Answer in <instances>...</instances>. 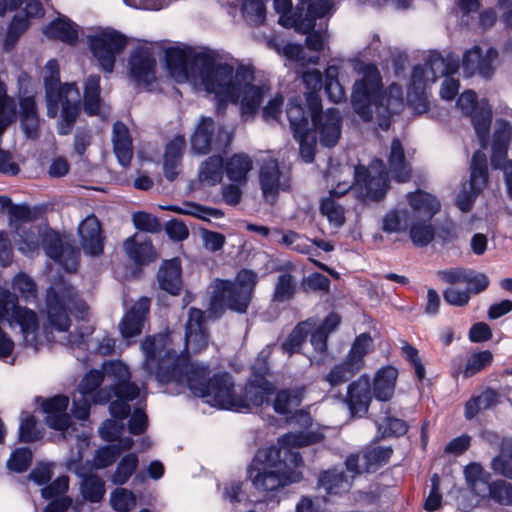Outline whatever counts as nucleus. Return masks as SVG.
<instances>
[{
    "mask_svg": "<svg viewBox=\"0 0 512 512\" xmlns=\"http://www.w3.org/2000/svg\"><path fill=\"white\" fill-rule=\"evenodd\" d=\"M184 341V350L178 354L169 347L168 334L145 337L141 342L144 355L142 368L149 376L155 375L158 382L187 387L194 396L221 409L247 412L251 405L259 407L269 404L274 385L265 378L268 372L265 363L259 371L256 365L253 367L254 372L246 383L244 396H238L234 393V383L228 373H218L210 377L208 366L189 361V354L200 353L209 344V333L202 310L190 308Z\"/></svg>",
    "mask_w": 512,
    "mask_h": 512,
    "instance_id": "1",
    "label": "nucleus"
},
{
    "mask_svg": "<svg viewBox=\"0 0 512 512\" xmlns=\"http://www.w3.org/2000/svg\"><path fill=\"white\" fill-rule=\"evenodd\" d=\"M170 76L178 83L188 82L197 91L214 94L217 111L222 113L227 103L240 102L246 119L258 111L263 99L270 94L266 81H255L254 69L239 65L236 69L214 51L194 52L170 47L165 51Z\"/></svg>",
    "mask_w": 512,
    "mask_h": 512,
    "instance_id": "2",
    "label": "nucleus"
},
{
    "mask_svg": "<svg viewBox=\"0 0 512 512\" xmlns=\"http://www.w3.org/2000/svg\"><path fill=\"white\" fill-rule=\"evenodd\" d=\"M74 308L84 310L85 304L78 300L77 292L69 284L60 282L47 291L46 316L48 324L40 332L37 314L28 308L18 305V297L8 289L0 287V320L7 321L10 326L18 325L27 347L39 350L44 341L57 342L69 347L86 351L89 349L90 327H79L69 332L71 324L67 311Z\"/></svg>",
    "mask_w": 512,
    "mask_h": 512,
    "instance_id": "3",
    "label": "nucleus"
},
{
    "mask_svg": "<svg viewBox=\"0 0 512 512\" xmlns=\"http://www.w3.org/2000/svg\"><path fill=\"white\" fill-rule=\"evenodd\" d=\"M314 433L290 432L281 436L278 440L280 448L271 446L257 451L250 467L248 476L258 490L274 491L280 487L300 482L302 473L297 470H286L285 461L281 460L282 453L290 454L291 462L295 467L302 464V458L291 448L308 446L316 442Z\"/></svg>",
    "mask_w": 512,
    "mask_h": 512,
    "instance_id": "4",
    "label": "nucleus"
},
{
    "mask_svg": "<svg viewBox=\"0 0 512 512\" xmlns=\"http://www.w3.org/2000/svg\"><path fill=\"white\" fill-rule=\"evenodd\" d=\"M353 68L362 76L353 86L354 111L364 121L375 119L381 129H389L392 114L399 112L404 105L402 87L392 83L383 91L380 72L373 64L354 60Z\"/></svg>",
    "mask_w": 512,
    "mask_h": 512,
    "instance_id": "5",
    "label": "nucleus"
},
{
    "mask_svg": "<svg viewBox=\"0 0 512 512\" xmlns=\"http://www.w3.org/2000/svg\"><path fill=\"white\" fill-rule=\"evenodd\" d=\"M44 83L46 90L47 115L55 118L60 110L58 133L67 135L71 132L80 112V92L75 84L59 83V65L54 59L45 65Z\"/></svg>",
    "mask_w": 512,
    "mask_h": 512,
    "instance_id": "6",
    "label": "nucleus"
},
{
    "mask_svg": "<svg viewBox=\"0 0 512 512\" xmlns=\"http://www.w3.org/2000/svg\"><path fill=\"white\" fill-rule=\"evenodd\" d=\"M302 80L308 90L306 102L313 125L319 134L320 143L326 147H333L341 135L340 112L335 108H329L324 113L321 112L322 104L318 92L322 88L323 79L319 70L313 69L304 72Z\"/></svg>",
    "mask_w": 512,
    "mask_h": 512,
    "instance_id": "7",
    "label": "nucleus"
},
{
    "mask_svg": "<svg viewBox=\"0 0 512 512\" xmlns=\"http://www.w3.org/2000/svg\"><path fill=\"white\" fill-rule=\"evenodd\" d=\"M257 281V274L248 269L240 270L235 281L215 279L211 284L212 303L238 313H245Z\"/></svg>",
    "mask_w": 512,
    "mask_h": 512,
    "instance_id": "8",
    "label": "nucleus"
},
{
    "mask_svg": "<svg viewBox=\"0 0 512 512\" xmlns=\"http://www.w3.org/2000/svg\"><path fill=\"white\" fill-rule=\"evenodd\" d=\"M102 373L104 377L114 381L109 391L116 399L110 403V413L120 418L129 416L131 412L129 402L139 398L141 390L135 383L129 381L128 367L121 361H109L103 365Z\"/></svg>",
    "mask_w": 512,
    "mask_h": 512,
    "instance_id": "9",
    "label": "nucleus"
},
{
    "mask_svg": "<svg viewBox=\"0 0 512 512\" xmlns=\"http://www.w3.org/2000/svg\"><path fill=\"white\" fill-rule=\"evenodd\" d=\"M274 9L279 14V24L286 28H294L299 32H308L316 25L317 19L332 15V0H317L310 4L305 14L292 10L291 0H274Z\"/></svg>",
    "mask_w": 512,
    "mask_h": 512,
    "instance_id": "10",
    "label": "nucleus"
},
{
    "mask_svg": "<svg viewBox=\"0 0 512 512\" xmlns=\"http://www.w3.org/2000/svg\"><path fill=\"white\" fill-rule=\"evenodd\" d=\"M372 342V338L368 333H362L357 336L345 359L330 369L324 377L325 381L331 387H336L354 377L364 367V357L370 351Z\"/></svg>",
    "mask_w": 512,
    "mask_h": 512,
    "instance_id": "11",
    "label": "nucleus"
},
{
    "mask_svg": "<svg viewBox=\"0 0 512 512\" xmlns=\"http://www.w3.org/2000/svg\"><path fill=\"white\" fill-rule=\"evenodd\" d=\"M457 107L470 116L475 133L482 149H486L492 121V109L487 100H477L473 90L464 91L457 100Z\"/></svg>",
    "mask_w": 512,
    "mask_h": 512,
    "instance_id": "12",
    "label": "nucleus"
},
{
    "mask_svg": "<svg viewBox=\"0 0 512 512\" xmlns=\"http://www.w3.org/2000/svg\"><path fill=\"white\" fill-rule=\"evenodd\" d=\"M354 175V185L366 199L380 200L389 189L388 172L381 159H375L368 167H355Z\"/></svg>",
    "mask_w": 512,
    "mask_h": 512,
    "instance_id": "13",
    "label": "nucleus"
},
{
    "mask_svg": "<svg viewBox=\"0 0 512 512\" xmlns=\"http://www.w3.org/2000/svg\"><path fill=\"white\" fill-rule=\"evenodd\" d=\"M88 44L102 70L111 73L116 55L127 45V38L113 29H105L89 36Z\"/></svg>",
    "mask_w": 512,
    "mask_h": 512,
    "instance_id": "14",
    "label": "nucleus"
},
{
    "mask_svg": "<svg viewBox=\"0 0 512 512\" xmlns=\"http://www.w3.org/2000/svg\"><path fill=\"white\" fill-rule=\"evenodd\" d=\"M470 170L469 183L463 185L456 199L457 207L462 212H468L472 209L477 195L486 186L488 181L487 158L481 150L473 154Z\"/></svg>",
    "mask_w": 512,
    "mask_h": 512,
    "instance_id": "15",
    "label": "nucleus"
},
{
    "mask_svg": "<svg viewBox=\"0 0 512 512\" xmlns=\"http://www.w3.org/2000/svg\"><path fill=\"white\" fill-rule=\"evenodd\" d=\"M157 61L152 48L138 47L130 55L128 71L137 86L152 89L156 81Z\"/></svg>",
    "mask_w": 512,
    "mask_h": 512,
    "instance_id": "16",
    "label": "nucleus"
},
{
    "mask_svg": "<svg viewBox=\"0 0 512 512\" xmlns=\"http://www.w3.org/2000/svg\"><path fill=\"white\" fill-rule=\"evenodd\" d=\"M151 300L141 297L128 309L118 324L119 332L128 345L141 335L147 322Z\"/></svg>",
    "mask_w": 512,
    "mask_h": 512,
    "instance_id": "17",
    "label": "nucleus"
},
{
    "mask_svg": "<svg viewBox=\"0 0 512 512\" xmlns=\"http://www.w3.org/2000/svg\"><path fill=\"white\" fill-rule=\"evenodd\" d=\"M43 249L49 258L66 271L72 272L77 269L79 250L70 244H63L57 232L48 231L43 235Z\"/></svg>",
    "mask_w": 512,
    "mask_h": 512,
    "instance_id": "18",
    "label": "nucleus"
},
{
    "mask_svg": "<svg viewBox=\"0 0 512 512\" xmlns=\"http://www.w3.org/2000/svg\"><path fill=\"white\" fill-rule=\"evenodd\" d=\"M259 182L263 197L273 203L280 191L289 188V178L280 172L275 159L264 161L259 170Z\"/></svg>",
    "mask_w": 512,
    "mask_h": 512,
    "instance_id": "19",
    "label": "nucleus"
},
{
    "mask_svg": "<svg viewBox=\"0 0 512 512\" xmlns=\"http://www.w3.org/2000/svg\"><path fill=\"white\" fill-rule=\"evenodd\" d=\"M37 403L41 402L43 412L46 414V424L55 430L64 431L70 424V416L66 410L69 404V398L64 395H56L44 400L41 397L36 398Z\"/></svg>",
    "mask_w": 512,
    "mask_h": 512,
    "instance_id": "20",
    "label": "nucleus"
},
{
    "mask_svg": "<svg viewBox=\"0 0 512 512\" xmlns=\"http://www.w3.org/2000/svg\"><path fill=\"white\" fill-rule=\"evenodd\" d=\"M497 57L496 49L489 48L483 56L481 48L475 46L464 54L463 69L468 76L478 73L482 77L488 78L493 74V64Z\"/></svg>",
    "mask_w": 512,
    "mask_h": 512,
    "instance_id": "21",
    "label": "nucleus"
},
{
    "mask_svg": "<svg viewBox=\"0 0 512 512\" xmlns=\"http://www.w3.org/2000/svg\"><path fill=\"white\" fill-rule=\"evenodd\" d=\"M81 245L85 253L98 256L103 252L104 238L99 220L95 215L87 216L78 226Z\"/></svg>",
    "mask_w": 512,
    "mask_h": 512,
    "instance_id": "22",
    "label": "nucleus"
},
{
    "mask_svg": "<svg viewBox=\"0 0 512 512\" xmlns=\"http://www.w3.org/2000/svg\"><path fill=\"white\" fill-rule=\"evenodd\" d=\"M425 71L424 81L426 84L434 83L440 76H448L457 72L459 68L458 58L448 55L444 58L439 53L429 55L424 65H417Z\"/></svg>",
    "mask_w": 512,
    "mask_h": 512,
    "instance_id": "23",
    "label": "nucleus"
},
{
    "mask_svg": "<svg viewBox=\"0 0 512 512\" xmlns=\"http://www.w3.org/2000/svg\"><path fill=\"white\" fill-rule=\"evenodd\" d=\"M346 401L353 415L368 411L371 401L370 378L368 375H361L349 384Z\"/></svg>",
    "mask_w": 512,
    "mask_h": 512,
    "instance_id": "24",
    "label": "nucleus"
},
{
    "mask_svg": "<svg viewBox=\"0 0 512 512\" xmlns=\"http://www.w3.org/2000/svg\"><path fill=\"white\" fill-rule=\"evenodd\" d=\"M407 201L412 210L410 215L415 219H432L441 208L440 201L423 190L408 193Z\"/></svg>",
    "mask_w": 512,
    "mask_h": 512,
    "instance_id": "25",
    "label": "nucleus"
},
{
    "mask_svg": "<svg viewBox=\"0 0 512 512\" xmlns=\"http://www.w3.org/2000/svg\"><path fill=\"white\" fill-rule=\"evenodd\" d=\"M123 247L128 257L137 265L148 264L157 258L150 238L144 235L134 234L125 240Z\"/></svg>",
    "mask_w": 512,
    "mask_h": 512,
    "instance_id": "26",
    "label": "nucleus"
},
{
    "mask_svg": "<svg viewBox=\"0 0 512 512\" xmlns=\"http://www.w3.org/2000/svg\"><path fill=\"white\" fill-rule=\"evenodd\" d=\"M424 74L425 71L420 67L413 68L407 92V102L418 114L426 112L429 107L426 94V88L429 84L425 83Z\"/></svg>",
    "mask_w": 512,
    "mask_h": 512,
    "instance_id": "27",
    "label": "nucleus"
},
{
    "mask_svg": "<svg viewBox=\"0 0 512 512\" xmlns=\"http://www.w3.org/2000/svg\"><path fill=\"white\" fill-rule=\"evenodd\" d=\"M511 137L512 125L507 120L497 119L492 142L491 165L493 168L500 167V162L506 159Z\"/></svg>",
    "mask_w": 512,
    "mask_h": 512,
    "instance_id": "28",
    "label": "nucleus"
},
{
    "mask_svg": "<svg viewBox=\"0 0 512 512\" xmlns=\"http://www.w3.org/2000/svg\"><path fill=\"white\" fill-rule=\"evenodd\" d=\"M397 377L398 370L391 365L384 366L375 373L372 389L377 400L388 401L392 398Z\"/></svg>",
    "mask_w": 512,
    "mask_h": 512,
    "instance_id": "29",
    "label": "nucleus"
},
{
    "mask_svg": "<svg viewBox=\"0 0 512 512\" xmlns=\"http://www.w3.org/2000/svg\"><path fill=\"white\" fill-rule=\"evenodd\" d=\"M186 146L185 138L175 136L167 145L164 153V175L169 181H173L180 172L181 158Z\"/></svg>",
    "mask_w": 512,
    "mask_h": 512,
    "instance_id": "30",
    "label": "nucleus"
},
{
    "mask_svg": "<svg viewBox=\"0 0 512 512\" xmlns=\"http://www.w3.org/2000/svg\"><path fill=\"white\" fill-rule=\"evenodd\" d=\"M157 279L161 289L171 295H178L182 287L180 260L173 258L165 261L158 271Z\"/></svg>",
    "mask_w": 512,
    "mask_h": 512,
    "instance_id": "31",
    "label": "nucleus"
},
{
    "mask_svg": "<svg viewBox=\"0 0 512 512\" xmlns=\"http://www.w3.org/2000/svg\"><path fill=\"white\" fill-rule=\"evenodd\" d=\"M389 170L397 182H407L411 176V166L406 160L404 148L399 139H393L388 155Z\"/></svg>",
    "mask_w": 512,
    "mask_h": 512,
    "instance_id": "32",
    "label": "nucleus"
},
{
    "mask_svg": "<svg viewBox=\"0 0 512 512\" xmlns=\"http://www.w3.org/2000/svg\"><path fill=\"white\" fill-rule=\"evenodd\" d=\"M19 104L20 122L24 134L29 139H37L39 137L40 120L34 97H20Z\"/></svg>",
    "mask_w": 512,
    "mask_h": 512,
    "instance_id": "33",
    "label": "nucleus"
},
{
    "mask_svg": "<svg viewBox=\"0 0 512 512\" xmlns=\"http://www.w3.org/2000/svg\"><path fill=\"white\" fill-rule=\"evenodd\" d=\"M318 487L323 488L327 495H342L349 492L352 480L343 471L334 468L320 473Z\"/></svg>",
    "mask_w": 512,
    "mask_h": 512,
    "instance_id": "34",
    "label": "nucleus"
},
{
    "mask_svg": "<svg viewBox=\"0 0 512 512\" xmlns=\"http://www.w3.org/2000/svg\"><path fill=\"white\" fill-rule=\"evenodd\" d=\"M114 153L122 166H128L132 159L133 149L129 130L122 122H116L112 135Z\"/></svg>",
    "mask_w": 512,
    "mask_h": 512,
    "instance_id": "35",
    "label": "nucleus"
},
{
    "mask_svg": "<svg viewBox=\"0 0 512 512\" xmlns=\"http://www.w3.org/2000/svg\"><path fill=\"white\" fill-rule=\"evenodd\" d=\"M16 230L17 234L20 236L18 250L30 258L39 254L40 244L43 245V235L51 231L50 229L41 230L36 226H31L29 229L19 226Z\"/></svg>",
    "mask_w": 512,
    "mask_h": 512,
    "instance_id": "36",
    "label": "nucleus"
},
{
    "mask_svg": "<svg viewBox=\"0 0 512 512\" xmlns=\"http://www.w3.org/2000/svg\"><path fill=\"white\" fill-rule=\"evenodd\" d=\"M213 132V119L202 117L191 137V150L199 155L209 153L213 144Z\"/></svg>",
    "mask_w": 512,
    "mask_h": 512,
    "instance_id": "37",
    "label": "nucleus"
},
{
    "mask_svg": "<svg viewBox=\"0 0 512 512\" xmlns=\"http://www.w3.org/2000/svg\"><path fill=\"white\" fill-rule=\"evenodd\" d=\"M78 25L66 17H58L45 29L44 34L50 39H57L73 45L78 40Z\"/></svg>",
    "mask_w": 512,
    "mask_h": 512,
    "instance_id": "38",
    "label": "nucleus"
},
{
    "mask_svg": "<svg viewBox=\"0 0 512 512\" xmlns=\"http://www.w3.org/2000/svg\"><path fill=\"white\" fill-rule=\"evenodd\" d=\"M228 179L239 185L247 182V175L252 169V160L246 154H234L224 166Z\"/></svg>",
    "mask_w": 512,
    "mask_h": 512,
    "instance_id": "39",
    "label": "nucleus"
},
{
    "mask_svg": "<svg viewBox=\"0 0 512 512\" xmlns=\"http://www.w3.org/2000/svg\"><path fill=\"white\" fill-rule=\"evenodd\" d=\"M133 439L125 437L120 444H112L99 448L94 456V466L97 469H104L112 465L120 456L122 450H129L133 446Z\"/></svg>",
    "mask_w": 512,
    "mask_h": 512,
    "instance_id": "40",
    "label": "nucleus"
},
{
    "mask_svg": "<svg viewBox=\"0 0 512 512\" xmlns=\"http://www.w3.org/2000/svg\"><path fill=\"white\" fill-rule=\"evenodd\" d=\"M224 163L220 156H211L199 168V181L206 186H215L223 178Z\"/></svg>",
    "mask_w": 512,
    "mask_h": 512,
    "instance_id": "41",
    "label": "nucleus"
},
{
    "mask_svg": "<svg viewBox=\"0 0 512 512\" xmlns=\"http://www.w3.org/2000/svg\"><path fill=\"white\" fill-rule=\"evenodd\" d=\"M111 399V392L107 389H100L94 396L87 395L74 396L72 414L79 420H86L90 414L91 403H105Z\"/></svg>",
    "mask_w": 512,
    "mask_h": 512,
    "instance_id": "42",
    "label": "nucleus"
},
{
    "mask_svg": "<svg viewBox=\"0 0 512 512\" xmlns=\"http://www.w3.org/2000/svg\"><path fill=\"white\" fill-rule=\"evenodd\" d=\"M286 113L294 137H300L310 131L309 116L296 99L289 100Z\"/></svg>",
    "mask_w": 512,
    "mask_h": 512,
    "instance_id": "43",
    "label": "nucleus"
},
{
    "mask_svg": "<svg viewBox=\"0 0 512 512\" xmlns=\"http://www.w3.org/2000/svg\"><path fill=\"white\" fill-rule=\"evenodd\" d=\"M432 219H415L411 218L409 224L410 239L415 246L425 247L435 237V230L431 224Z\"/></svg>",
    "mask_w": 512,
    "mask_h": 512,
    "instance_id": "44",
    "label": "nucleus"
},
{
    "mask_svg": "<svg viewBox=\"0 0 512 512\" xmlns=\"http://www.w3.org/2000/svg\"><path fill=\"white\" fill-rule=\"evenodd\" d=\"M464 476L468 486L476 495H484L487 485H489L490 475L484 471L479 463L472 462L466 465Z\"/></svg>",
    "mask_w": 512,
    "mask_h": 512,
    "instance_id": "45",
    "label": "nucleus"
},
{
    "mask_svg": "<svg viewBox=\"0 0 512 512\" xmlns=\"http://www.w3.org/2000/svg\"><path fill=\"white\" fill-rule=\"evenodd\" d=\"M100 106V76L91 75L85 82L84 109L89 115H98Z\"/></svg>",
    "mask_w": 512,
    "mask_h": 512,
    "instance_id": "46",
    "label": "nucleus"
},
{
    "mask_svg": "<svg viewBox=\"0 0 512 512\" xmlns=\"http://www.w3.org/2000/svg\"><path fill=\"white\" fill-rule=\"evenodd\" d=\"M164 210L173 211L178 214L190 215L201 220L208 221L211 217L219 219L223 217L222 211L202 206L193 202L183 203L182 206L171 205L163 207Z\"/></svg>",
    "mask_w": 512,
    "mask_h": 512,
    "instance_id": "47",
    "label": "nucleus"
},
{
    "mask_svg": "<svg viewBox=\"0 0 512 512\" xmlns=\"http://www.w3.org/2000/svg\"><path fill=\"white\" fill-rule=\"evenodd\" d=\"M80 491L82 497L86 501L99 503L106 493L105 481L98 475H89L83 478L80 485Z\"/></svg>",
    "mask_w": 512,
    "mask_h": 512,
    "instance_id": "48",
    "label": "nucleus"
},
{
    "mask_svg": "<svg viewBox=\"0 0 512 512\" xmlns=\"http://www.w3.org/2000/svg\"><path fill=\"white\" fill-rule=\"evenodd\" d=\"M340 65L331 64L325 70V92L331 102L340 103L345 100L344 88L338 80Z\"/></svg>",
    "mask_w": 512,
    "mask_h": 512,
    "instance_id": "49",
    "label": "nucleus"
},
{
    "mask_svg": "<svg viewBox=\"0 0 512 512\" xmlns=\"http://www.w3.org/2000/svg\"><path fill=\"white\" fill-rule=\"evenodd\" d=\"M302 401V393L296 389H284L276 393L273 401V409L281 415H288L292 409L299 406Z\"/></svg>",
    "mask_w": 512,
    "mask_h": 512,
    "instance_id": "50",
    "label": "nucleus"
},
{
    "mask_svg": "<svg viewBox=\"0 0 512 512\" xmlns=\"http://www.w3.org/2000/svg\"><path fill=\"white\" fill-rule=\"evenodd\" d=\"M139 459L136 453H129L121 458L118 462L114 473L110 480L114 485H123L129 481L131 476L136 472Z\"/></svg>",
    "mask_w": 512,
    "mask_h": 512,
    "instance_id": "51",
    "label": "nucleus"
},
{
    "mask_svg": "<svg viewBox=\"0 0 512 512\" xmlns=\"http://www.w3.org/2000/svg\"><path fill=\"white\" fill-rule=\"evenodd\" d=\"M314 324V321L311 319L299 323L282 344L283 351L289 355L297 352L305 341L308 333L314 327Z\"/></svg>",
    "mask_w": 512,
    "mask_h": 512,
    "instance_id": "52",
    "label": "nucleus"
},
{
    "mask_svg": "<svg viewBox=\"0 0 512 512\" xmlns=\"http://www.w3.org/2000/svg\"><path fill=\"white\" fill-rule=\"evenodd\" d=\"M392 454L393 449L391 447L378 446L366 450L362 456L365 472H375L388 463Z\"/></svg>",
    "mask_w": 512,
    "mask_h": 512,
    "instance_id": "53",
    "label": "nucleus"
},
{
    "mask_svg": "<svg viewBox=\"0 0 512 512\" xmlns=\"http://www.w3.org/2000/svg\"><path fill=\"white\" fill-rule=\"evenodd\" d=\"M410 212L406 209L392 210L383 218L382 229L388 233L406 231L411 222Z\"/></svg>",
    "mask_w": 512,
    "mask_h": 512,
    "instance_id": "54",
    "label": "nucleus"
},
{
    "mask_svg": "<svg viewBox=\"0 0 512 512\" xmlns=\"http://www.w3.org/2000/svg\"><path fill=\"white\" fill-rule=\"evenodd\" d=\"M297 289V282L294 276L284 272L277 277L273 292V301L286 302L293 298Z\"/></svg>",
    "mask_w": 512,
    "mask_h": 512,
    "instance_id": "55",
    "label": "nucleus"
},
{
    "mask_svg": "<svg viewBox=\"0 0 512 512\" xmlns=\"http://www.w3.org/2000/svg\"><path fill=\"white\" fill-rule=\"evenodd\" d=\"M505 456L512 458V438L503 441L501 455L493 458L491 462L494 473L512 480V461L505 459Z\"/></svg>",
    "mask_w": 512,
    "mask_h": 512,
    "instance_id": "56",
    "label": "nucleus"
},
{
    "mask_svg": "<svg viewBox=\"0 0 512 512\" xmlns=\"http://www.w3.org/2000/svg\"><path fill=\"white\" fill-rule=\"evenodd\" d=\"M12 288L25 301L35 300L37 297V284L32 277L20 272L12 280Z\"/></svg>",
    "mask_w": 512,
    "mask_h": 512,
    "instance_id": "57",
    "label": "nucleus"
},
{
    "mask_svg": "<svg viewBox=\"0 0 512 512\" xmlns=\"http://www.w3.org/2000/svg\"><path fill=\"white\" fill-rule=\"evenodd\" d=\"M320 211L328 219L329 223L336 228H340L345 223L344 208L331 197H326L322 200Z\"/></svg>",
    "mask_w": 512,
    "mask_h": 512,
    "instance_id": "58",
    "label": "nucleus"
},
{
    "mask_svg": "<svg viewBox=\"0 0 512 512\" xmlns=\"http://www.w3.org/2000/svg\"><path fill=\"white\" fill-rule=\"evenodd\" d=\"M110 504L117 512H129L136 506V497L128 489L116 488L110 495Z\"/></svg>",
    "mask_w": 512,
    "mask_h": 512,
    "instance_id": "59",
    "label": "nucleus"
},
{
    "mask_svg": "<svg viewBox=\"0 0 512 512\" xmlns=\"http://www.w3.org/2000/svg\"><path fill=\"white\" fill-rule=\"evenodd\" d=\"M242 13L247 22L254 26L263 24L266 18L265 5L261 0H244Z\"/></svg>",
    "mask_w": 512,
    "mask_h": 512,
    "instance_id": "60",
    "label": "nucleus"
},
{
    "mask_svg": "<svg viewBox=\"0 0 512 512\" xmlns=\"http://www.w3.org/2000/svg\"><path fill=\"white\" fill-rule=\"evenodd\" d=\"M486 491L496 502L512 505V484L504 480H497L487 485Z\"/></svg>",
    "mask_w": 512,
    "mask_h": 512,
    "instance_id": "61",
    "label": "nucleus"
},
{
    "mask_svg": "<svg viewBox=\"0 0 512 512\" xmlns=\"http://www.w3.org/2000/svg\"><path fill=\"white\" fill-rule=\"evenodd\" d=\"M492 360L493 355L488 350L474 353L468 359L466 366L463 370L464 377L468 378L480 372L482 369L489 366Z\"/></svg>",
    "mask_w": 512,
    "mask_h": 512,
    "instance_id": "62",
    "label": "nucleus"
},
{
    "mask_svg": "<svg viewBox=\"0 0 512 512\" xmlns=\"http://www.w3.org/2000/svg\"><path fill=\"white\" fill-rule=\"evenodd\" d=\"M377 427L383 438L402 436L408 430V426L405 421L393 417H385L383 420L378 422Z\"/></svg>",
    "mask_w": 512,
    "mask_h": 512,
    "instance_id": "63",
    "label": "nucleus"
},
{
    "mask_svg": "<svg viewBox=\"0 0 512 512\" xmlns=\"http://www.w3.org/2000/svg\"><path fill=\"white\" fill-rule=\"evenodd\" d=\"M104 375L102 371L91 370L81 380L78 387V394L87 395L89 397L94 396L102 384Z\"/></svg>",
    "mask_w": 512,
    "mask_h": 512,
    "instance_id": "64",
    "label": "nucleus"
}]
</instances>
